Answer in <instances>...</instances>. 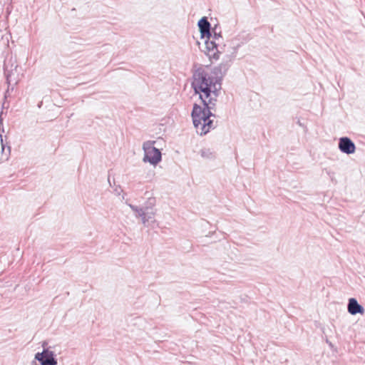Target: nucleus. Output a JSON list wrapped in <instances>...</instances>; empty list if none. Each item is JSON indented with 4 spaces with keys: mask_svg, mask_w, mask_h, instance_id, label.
<instances>
[{
    "mask_svg": "<svg viewBox=\"0 0 365 365\" xmlns=\"http://www.w3.org/2000/svg\"><path fill=\"white\" fill-rule=\"evenodd\" d=\"M192 86L203 103V107L194 104L192 118L196 130L200 135L207 133L213 127V121L210 118V109L215 106L221 90L220 80L207 77L205 73L197 72L194 75Z\"/></svg>",
    "mask_w": 365,
    "mask_h": 365,
    "instance_id": "f257e3e1",
    "label": "nucleus"
},
{
    "mask_svg": "<svg viewBox=\"0 0 365 365\" xmlns=\"http://www.w3.org/2000/svg\"><path fill=\"white\" fill-rule=\"evenodd\" d=\"M154 143V141H148L143 144V149L145 150L144 160L155 165L160 161L161 153L158 149L153 146Z\"/></svg>",
    "mask_w": 365,
    "mask_h": 365,
    "instance_id": "f03ea898",
    "label": "nucleus"
},
{
    "mask_svg": "<svg viewBox=\"0 0 365 365\" xmlns=\"http://www.w3.org/2000/svg\"><path fill=\"white\" fill-rule=\"evenodd\" d=\"M339 148L341 151L346 154H352L356 150L354 143L346 137L339 139Z\"/></svg>",
    "mask_w": 365,
    "mask_h": 365,
    "instance_id": "7ed1b4c3",
    "label": "nucleus"
},
{
    "mask_svg": "<svg viewBox=\"0 0 365 365\" xmlns=\"http://www.w3.org/2000/svg\"><path fill=\"white\" fill-rule=\"evenodd\" d=\"M198 26L202 38H210V24L207 20L206 17L202 18L198 22Z\"/></svg>",
    "mask_w": 365,
    "mask_h": 365,
    "instance_id": "20e7f679",
    "label": "nucleus"
},
{
    "mask_svg": "<svg viewBox=\"0 0 365 365\" xmlns=\"http://www.w3.org/2000/svg\"><path fill=\"white\" fill-rule=\"evenodd\" d=\"M48 355V351H43L42 353H37L36 354V359L41 361V365H56V361L53 359V355H49V357L44 359V355Z\"/></svg>",
    "mask_w": 365,
    "mask_h": 365,
    "instance_id": "39448f33",
    "label": "nucleus"
},
{
    "mask_svg": "<svg viewBox=\"0 0 365 365\" xmlns=\"http://www.w3.org/2000/svg\"><path fill=\"white\" fill-rule=\"evenodd\" d=\"M348 311L351 314H363L364 308L358 304L355 299L351 298L349 301Z\"/></svg>",
    "mask_w": 365,
    "mask_h": 365,
    "instance_id": "423d86ee",
    "label": "nucleus"
},
{
    "mask_svg": "<svg viewBox=\"0 0 365 365\" xmlns=\"http://www.w3.org/2000/svg\"><path fill=\"white\" fill-rule=\"evenodd\" d=\"M49 355H53V354H52V353H51V352H49V351H48V355H47V356H46V354L44 355V359H47L48 357H49Z\"/></svg>",
    "mask_w": 365,
    "mask_h": 365,
    "instance_id": "0eeeda50",
    "label": "nucleus"
}]
</instances>
